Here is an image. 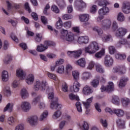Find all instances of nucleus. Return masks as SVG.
Returning a JSON list of instances; mask_svg holds the SVG:
<instances>
[{"instance_id":"obj_40","label":"nucleus","mask_w":130,"mask_h":130,"mask_svg":"<svg viewBox=\"0 0 130 130\" xmlns=\"http://www.w3.org/2000/svg\"><path fill=\"white\" fill-rule=\"evenodd\" d=\"M13 104L8 103L6 107L4 108L3 111L6 112V111H8V112H12L13 111Z\"/></svg>"},{"instance_id":"obj_17","label":"nucleus","mask_w":130,"mask_h":130,"mask_svg":"<svg viewBox=\"0 0 130 130\" xmlns=\"http://www.w3.org/2000/svg\"><path fill=\"white\" fill-rule=\"evenodd\" d=\"M78 126L83 130H89V124L85 120H81L77 123Z\"/></svg>"},{"instance_id":"obj_51","label":"nucleus","mask_w":130,"mask_h":130,"mask_svg":"<svg viewBox=\"0 0 130 130\" xmlns=\"http://www.w3.org/2000/svg\"><path fill=\"white\" fill-rule=\"evenodd\" d=\"M90 85L93 88H97L98 87V85H99V80L98 79H93L91 82H90Z\"/></svg>"},{"instance_id":"obj_24","label":"nucleus","mask_w":130,"mask_h":130,"mask_svg":"<svg viewBox=\"0 0 130 130\" xmlns=\"http://www.w3.org/2000/svg\"><path fill=\"white\" fill-rule=\"evenodd\" d=\"M1 77L3 82H8L9 79V72L6 70L3 71L2 73Z\"/></svg>"},{"instance_id":"obj_5","label":"nucleus","mask_w":130,"mask_h":130,"mask_svg":"<svg viewBox=\"0 0 130 130\" xmlns=\"http://www.w3.org/2000/svg\"><path fill=\"white\" fill-rule=\"evenodd\" d=\"M112 72L119 75H124L126 73V67L124 65H118L113 67Z\"/></svg>"},{"instance_id":"obj_27","label":"nucleus","mask_w":130,"mask_h":130,"mask_svg":"<svg viewBox=\"0 0 130 130\" xmlns=\"http://www.w3.org/2000/svg\"><path fill=\"white\" fill-rule=\"evenodd\" d=\"M7 121L9 125L13 126L16 123V118L13 116H9L7 117Z\"/></svg>"},{"instance_id":"obj_64","label":"nucleus","mask_w":130,"mask_h":130,"mask_svg":"<svg viewBox=\"0 0 130 130\" xmlns=\"http://www.w3.org/2000/svg\"><path fill=\"white\" fill-rule=\"evenodd\" d=\"M95 79L98 80L99 81H100L101 83H105V81H106V79L104 77L102 76L100 77V76H96Z\"/></svg>"},{"instance_id":"obj_57","label":"nucleus","mask_w":130,"mask_h":130,"mask_svg":"<svg viewBox=\"0 0 130 130\" xmlns=\"http://www.w3.org/2000/svg\"><path fill=\"white\" fill-rule=\"evenodd\" d=\"M64 118L70 124H73L74 123V121L72 119V117L69 115H65Z\"/></svg>"},{"instance_id":"obj_3","label":"nucleus","mask_w":130,"mask_h":130,"mask_svg":"<svg viewBox=\"0 0 130 130\" xmlns=\"http://www.w3.org/2000/svg\"><path fill=\"white\" fill-rule=\"evenodd\" d=\"M100 49L99 44L96 42H91L88 46L85 47L84 50L85 53H89V54H93L97 52Z\"/></svg>"},{"instance_id":"obj_35","label":"nucleus","mask_w":130,"mask_h":130,"mask_svg":"<svg viewBox=\"0 0 130 130\" xmlns=\"http://www.w3.org/2000/svg\"><path fill=\"white\" fill-rule=\"evenodd\" d=\"M73 71V66L70 63L66 64L65 66V75L71 74Z\"/></svg>"},{"instance_id":"obj_50","label":"nucleus","mask_w":130,"mask_h":130,"mask_svg":"<svg viewBox=\"0 0 130 130\" xmlns=\"http://www.w3.org/2000/svg\"><path fill=\"white\" fill-rule=\"evenodd\" d=\"M12 55H8L4 58V59H3V61L4 63H5L6 64H8V63H9L10 61L12 60Z\"/></svg>"},{"instance_id":"obj_1","label":"nucleus","mask_w":130,"mask_h":130,"mask_svg":"<svg viewBox=\"0 0 130 130\" xmlns=\"http://www.w3.org/2000/svg\"><path fill=\"white\" fill-rule=\"evenodd\" d=\"M34 90L37 91L40 90L44 92L45 91L46 93H49L48 94V98L49 100H52V102H55L58 100V98H54L53 88L50 87L48 83L45 80H37L34 84Z\"/></svg>"},{"instance_id":"obj_59","label":"nucleus","mask_w":130,"mask_h":130,"mask_svg":"<svg viewBox=\"0 0 130 130\" xmlns=\"http://www.w3.org/2000/svg\"><path fill=\"white\" fill-rule=\"evenodd\" d=\"M95 67V62L93 61H90L88 63L87 69V70H92Z\"/></svg>"},{"instance_id":"obj_33","label":"nucleus","mask_w":130,"mask_h":130,"mask_svg":"<svg viewBox=\"0 0 130 130\" xmlns=\"http://www.w3.org/2000/svg\"><path fill=\"white\" fill-rule=\"evenodd\" d=\"M121 102L124 107H126V106L129 105L130 104L129 99L127 98H122L121 99Z\"/></svg>"},{"instance_id":"obj_11","label":"nucleus","mask_w":130,"mask_h":130,"mask_svg":"<svg viewBox=\"0 0 130 130\" xmlns=\"http://www.w3.org/2000/svg\"><path fill=\"white\" fill-rule=\"evenodd\" d=\"M21 109L24 112H28L31 109V104L29 102L23 101L20 105Z\"/></svg>"},{"instance_id":"obj_39","label":"nucleus","mask_w":130,"mask_h":130,"mask_svg":"<svg viewBox=\"0 0 130 130\" xmlns=\"http://www.w3.org/2000/svg\"><path fill=\"white\" fill-rule=\"evenodd\" d=\"M105 54V49H102L99 52L95 54V56L96 58H101Z\"/></svg>"},{"instance_id":"obj_6","label":"nucleus","mask_w":130,"mask_h":130,"mask_svg":"<svg viewBox=\"0 0 130 130\" xmlns=\"http://www.w3.org/2000/svg\"><path fill=\"white\" fill-rule=\"evenodd\" d=\"M38 120L39 118L38 116L34 115L30 116L26 118V121L27 123H29L32 126H36L38 124Z\"/></svg>"},{"instance_id":"obj_32","label":"nucleus","mask_w":130,"mask_h":130,"mask_svg":"<svg viewBox=\"0 0 130 130\" xmlns=\"http://www.w3.org/2000/svg\"><path fill=\"white\" fill-rule=\"evenodd\" d=\"M117 124H118L119 128L123 129L125 128V122L123 120L118 119L116 121Z\"/></svg>"},{"instance_id":"obj_63","label":"nucleus","mask_w":130,"mask_h":130,"mask_svg":"<svg viewBox=\"0 0 130 130\" xmlns=\"http://www.w3.org/2000/svg\"><path fill=\"white\" fill-rule=\"evenodd\" d=\"M51 9L52 11L56 14H58V13H59V9L57 8V6L55 5H52Z\"/></svg>"},{"instance_id":"obj_58","label":"nucleus","mask_w":130,"mask_h":130,"mask_svg":"<svg viewBox=\"0 0 130 130\" xmlns=\"http://www.w3.org/2000/svg\"><path fill=\"white\" fill-rule=\"evenodd\" d=\"M46 75L47 76H48V78H49L50 79H52L54 81H56L57 79L55 75L50 73V72H47Z\"/></svg>"},{"instance_id":"obj_7","label":"nucleus","mask_w":130,"mask_h":130,"mask_svg":"<svg viewBox=\"0 0 130 130\" xmlns=\"http://www.w3.org/2000/svg\"><path fill=\"white\" fill-rule=\"evenodd\" d=\"M52 45V42L46 41L44 43V45L41 44L37 46V50L39 52H43L45 51L49 46Z\"/></svg>"},{"instance_id":"obj_16","label":"nucleus","mask_w":130,"mask_h":130,"mask_svg":"<svg viewBox=\"0 0 130 130\" xmlns=\"http://www.w3.org/2000/svg\"><path fill=\"white\" fill-rule=\"evenodd\" d=\"M25 82L28 85H32L34 83V80L35 78L34 77V75L32 74H28L24 79Z\"/></svg>"},{"instance_id":"obj_45","label":"nucleus","mask_w":130,"mask_h":130,"mask_svg":"<svg viewBox=\"0 0 130 130\" xmlns=\"http://www.w3.org/2000/svg\"><path fill=\"white\" fill-rule=\"evenodd\" d=\"M107 92H110L114 90V84L112 82H108V84L107 86Z\"/></svg>"},{"instance_id":"obj_10","label":"nucleus","mask_w":130,"mask_h":130,"mask_svg":"<svg viewBox=\"0 0 130 130\" xmlns=\"http://www.w3.org/2000/svg\"><path fill=\"white\" fill-rule=\"evenodd\" d=\"M82 52H83V50L79 49L76 51H69L67 52V54L70 57L78 58L81 56V55L82 54Z\"/></svg>"},{"instance_id":"obj_19","label":"nucleus","mask_w":130,"mask_h":130,"mask_svg":"<svg viewBox=\"0 0 130 130\" xmlns=\"http://www.w3.org/2000/svg\"><path fill=\"white\" fill-rule=\"evenodd\" d=\"M57 101L58 100L51 103L50 107L51 109H56L57 110H59V109H61V108H62V105L58 104Z\"/></svg>"},{"instance_id":"obj_12","label":"nucleus","mask_w":130,"mask_h":130,"mask_svg":"<svg viewBox=\"0 0 130 130\" xmlns=\"http://www.w3.org/2000/svg\"><path fill=\"white\" fill-rule=\"evenodd\" d=\"M104 64L106 67H112L113 65V58L110 55H107L105 57Z\"/></svg>"},{"instance_id":"obj_53","label":"nucleus","mask_w":130,"mask_h":130,"mask_svg":"<svg viewBox=\"0 0 130 130\" xmlns=\"http://www.w3.org/2000/svg\"><path fill=\"white\" fill-rule=\"evenodd\" d=\"M56 3L60 7V8H63L66 7V3L63 0H55Z\"/></svg>"},{"instance_id":"obj_41","label":"nucleus","mask_w":130,"mask_h":130,"mask_svg":"<svg viewBox=\"0 0 130 130\" xmlns=\"http://www.w3.org/2000/svg\"><path fill=\"white\" fill-rule=\"evenodd\" d=\"M61 111L60 110H57L54 112L52 115L53 119H58L60 116H61Z\"/></svg>"},{"instance_id":"obj_37","label":"nucleus","mask_w":130,"mask_h":130,"mask_svg":"<svg viewBox=\"0 0 130 130\" xmlns=\"http://www.w3.org/2000/svg\"><path fill=\"white\" fill-rule=\"evenodd\" d=\"M56 73L59 74L60 75H66V70H64V66L61 65L59 66L56 70Z\"/></svg>"},{"instance_id":"obj_42","label":"nucleus","mask_w":130,"mask_h":130,"mask_svg":"<svg viewBox=\"0 0 130 130\" xmlns=\"http://www.w3.org/2000/svg\"><path fill=\"white\" fill-rule=\"evenodd\" d=\"M72 76L74 80L78 81L80 79V72L77 70L73 71L72 72Z\"/></svg>"},{"instance_id":"obj_31","label":"nucleus","mask_w":130,"mask_h":130,"mask_svg":"<svg viewBox=\"0 0 130 130\" xmlns=\"http://www.w3.org/2000/svg\"><path fill=\"white\" fill-rule=\"evenodd\" d=\"M114 114H116L118 117H121L124 115V111L120 109H114Z\"/></svg>"},{"instance_id":"obj_55","label":"nucleus","mask_w":130,"mask_h":130,"mask_svg":"<svg viewBox=\"0 0 130 130\" xmlns=\"http://www.w3.org/2000/svg\"><path fill=\"white\" fill-rule=\"evenodd\" d=\"M5 95H7V96H10L11 95V90H10V87H6L2 91Z\"/></svg>"},{"instance_id":"obj_21","label":"nucleus","mask_w":130,"mask_h":130,"mask_svg":"<svg viewBox=\"0 0 130 130\" xmlns=\"http://www.w3.org/2000/svg\"><path fill=\"white\" fill-rule=\"evenodd\" d=\"M128 78L127 77H123L120 80V82L118 85L119 87L121 89V88H124L126 85V82H128Z\"/></svg>"},{"instance_id":"obj_60","label":"nucleus","mask_w":130,"mask_h":130,"mask_svg":"<svg viewBox=\"0 0 130 130\" xmlns=\"http://www.w3.org/2000/svg\"><path fill=\"white\" fill-rule=\"evenodd\" d=\"M66 123H67L66 120H62L59 123V129L62 130L63 128H64L66 126Z\"/></svg>"},{"instance_id":"obj_4","label":"nucleus","mask_w":130,"mask_h":130,"mask_svg":"<svg viewBox=\"0 0 130 130\" xmlns=\"http://www.w3.org/2000/svg\"><path fill=\"white\" fill-rule=\"evenodd\" d=\"M60 33V38L62 40H66L68 42H74L75 41V37L74 36V34L71 32H69L68 30L62 29Z\"/></svg>"},{"instance_id":"obj_38","label":"nucleus","mask_w":130,"mask_h":130,"mask_svg":"<svg viewBox=\"0 0 130 130\" xmlns=\"http://www.w3.org/2000/svg\"><path fill=\"white\" fill-rule=\"evenodd\" d=\"M117 20L119 22H124V21H125V17H124L123 13L119 12L117 16Z\"/></svg>"},{"instance_id":"obj_26","label":"nucleus","mask_w":130,"mask_h":130,"mask_svg":"<svg viewBox=\"0 0 130 130\" xmlns=\"http://www.w3.org/2000/svg\"><path fill=\"white\" fill-rule=\"evenodd\" d=\"M93 96L90 97V98L86 100V102H83V104L86 109H89L90 108V106H91V104L92 103V101H93Z\"/></svg>"},{"instance_id":"obj_22","label":"nucleus","mask_w":130,"mask_h":130,"mask_svg":"<svg viewBox=\"0 0 130 130\" xmlns=\"http://www.w3.org/2000/svg\"><path fill=\"white\" fill-rule=\"evenodd\" d=\"M115 57L118 60H124L126 58V54L124 53L116 52L115 54Z\"/></svg>"},{"instance_id":"obj_9","label":"nucleus","mask_w":130,"mask_h":130,"mask_svg":"<svg viewBox=\"0 0 130 130\" xmlns=\"http://www.w3.org/2000/svg\"><path fill=\"white\" fill-rule=\"evenodd\" d=\"M16 77L19 78V80L23 81L25 80L26 76H27V73H26V72H25L23 69L19 68L16 70Z\"/></svg>"},{"instance_id":"obj_14","label":"nucleus","mask_w":130,"mask_h":130,"mask_svg":"<svg viewBox=\"0 0 130 130\" xmlns=\"http://www.w3.org/2000/svg\"><path fill=\"white\" fill-rule=\"evenodd\" d=\"M122 11L124 14H129L130 13V3L129 2H123L122 6Z\"/></svg>"},{"instance_id":"obj_18","label":"nucleus","mask_w":130,"mask_h":130,"mask_svg":"<svg viewBox=\"0 0 130 130\" xmlns=\"http://www.w3.org/2000/svg\"><path fill=\"white\" fill-rule=\"evenodd\" d=\"M77 42L79 44H87L89 43V37L86 36L80 37L78 38Z\"/></svg>"},{"instance_id":"obj_49","label":"nucleus","mask_w":130,"mask_h":130,"mask_svg":"<svg viewBox=\"0 0 130 130\" xmlns=\"http://www.w3.org/2000/svg\"><path fill=\"white\" fill-rule=\"evenodd\" d=\"M76 107L78 112L82 113L83 112V109L82 108V104L80 102H77L76 103Z\"/></svg>"},{"instance_id":"obj_54","label":"nucleus","mask_w":130,"mask_h":130,"mask_svg":"<svg viewBox=\"0 0 130 130\" xmlns=\"http://www.w3.org/2000/svg\"><path fill=\"white\" fill-rule=\"evenodd\" d=\"M14 130H25V125L22 123L18 124L15 126Z\"/></svg>"},{"instance_id":"obj_15","label":"nucleus","mask_w":130,"mask_h":130,"mask_svg":"<svg viewBox=\"0 0 130 130\" xmlns=\"http://www.w3.org/2000/svg\"><path fill=\"white\" fill-rule=\"evenodd\" d=\"M80 87H81V83L77 80H75L73 83V86L71 87V90L72 92L77 93L80 91Z\"/></svg>"},{"instance_id":"obj_56","label":"nucleus","mask_w":130,"mask_h":130,"mask_svg":"<svg viewBox=\"0 0 130 130\" xmlns=\"http://www.w3.org/2000/svg\"><path fill=\"white\" fill-rule=\"evenodd\" d=\"M93 31L97 32L99 35H102L103 34V30L101 28H100L98 26H95L92 28Z\"/></svg>"},{"instance_id":"obj_52","label":"nucleus","mask_w":130,"mask_h":130,"mask_svg":"<svg viewBox=\"0 0 130 130\" xmlns=\"http://www.w3.org/2000/svg\"><path fill=\"white\" fill-rule=\"evenodd\" d=\"M109 53L111 55H113L115 52L116 51V49H115V47L113 46H110L108 47Z\"/></svg>"},{"instance_id":"obj_36","label":"nucleus","mask_w":130,"mask_h":130,"mask_svg":"<svg viewBox=\"0 0 130 130\" xmlns=\"http://www.w3.org/2000/svg\"><path fill=\"white\" fill-rule=\"evenodd\" d=\"M48 116V111H44L40 115L39 117V120L40 121H43L44 119H46V118H47V117Z\"/></svg>"},{"instance_id":"obj_62","label":"nucleus","mask_w":130,"mask_h":130,"mask_svg":"<svg viewBox=\"0 0 130 130\" xmlns=\"http://www.w3.org/2000/svg\"><path fill=\"white\" fill-rule=\"evenodd\" d=\"M62 19L63 20H71V19H73V15L71 14H64L62 17Z\"/></svg>"},{"instance_id":"obj_47","label":"nucleus","mask_w":130,"mask_h":130,"mask_svg":"<svg viewBox=\"0 0 130 130\" xmlns=\"http://www.w3.org/2000/svg\"><path fill=\"white\" fill-rule=\"evenodd\" d=\"M119 98L116 95H114L112 97V102L116 105H119Z\"/></svg>"},{"instance_id":"obj_29","label":"nucleus","mask_w":130,"mask_h":130,"mask_svg":"<svg viewBox=\"0 0 130 130\" xmlns=\"http://www.w3.org/2000/svg\"><path fill=\"white\" fill-rule=\"evenodd\" d=\"M20 95L23 99H26L29 97V93L26 88H24L21 89Z\"/></svg>"},{"instance_id":"obj_48","label":"nucleus","mask_w":130,"mask_h":130,"mask_svg":"<svg viewBox=\"0 0 130 130\" xmlns=\"http://www.w3.org/2000/svg\"><path fill=\"white\" fill-rule=\"evenodd\" d=\"M118 24L116 21H113L112 25V30L114 34L117 31V29H118Z\"/></svg>"},{"instance_id":"obj_28","label":"nucleus","mask_w":130,"mask_h":130,"mask_svg":"<svg viewBox=\"0 0 130 130\" xmlns=\"http://www.w3.org/2000/svg\"><path fill=\"white\" fill-rule=\"evenodd\" d=\"M76 64L81 68H85L86 67V59L85 58H81L76 62Z\"/></svg>"},{"instance_id":"obj_2","label":"nucleus","mask_w":130,"mask_h":130,"mask_svg":"<svg viewBox=\"0 0 130 130\" xmlns=\"http://www.w3.org/2000/svg\"><path fill=\"white\" fill-rule=\"evenodd\" d=\"M110 11L109 8L107 7H104L100 9L98 11L99 16L96 18V22L100 25L103 30H108L111 27V20H103L104 19V16L107 15Z\"/></svg>"},{"instance_id":"obj_43","label":"nucleus","mask_w":130,"mask_h":130,"mask_svg":"<svg viewBox=\"0 0 130 130\" xmlns=\"http://www.w3.org/2000/svg\"><path fill=\"white\" fill-rule=\"evenodd\" d=\"M95 70L98 73H100L101 74H103V73H104V69H103V67L100 64H96Z\"/></svg>"},{"instance_id":"obj_34","label":"nucleus","mask_w":130,"mask_h":130,"mask_svg":"<svg viewBox=\"0 0 130 130\" xmlns=\"http://www.w3.org/2000/svg\"><path fill=\"white\" fill-rule=\"evenodd\" d=\"M103 42H108L109 41H113V39L110 35H105L102 37Z\"/></svg>"},{"instance_id":"obj_30","label":"nucleus","mask_w":130,"mask_h":130,"mask_svg":"<svg viewBox=\"0 0 130 130\" xmlns=\"http://www.w3.org/2000/svg\"><path fill=\"white\" fill-rule=\"evenodd\" d=\"M94 4H98L99 6L100 7H103L104 6H109L110 5V2L107 1V0H105L104 1H98L97 0H95L94 1Z\"/></svg>"},{"instance_id":"obj_25","label":"nucleus","mask_w":130,"mask_h":130,"mask_svg":"<svg viewBox=\"0 0 130 130\" xmlns=\"http://www.w3.org/2000/svg\"><path fill=\"white\" fill-rule=\"evenodd\" d=\"M79 18L81 22H88L90 16L88 14H82L79 15Z\"/></svg>"},{"instance_id":"obj_44","label":"nucleus","mask_w":130,"mask_h":130,"mask_svg":"<svg viewBox=\"0 0 130 130\" xmlns=\"http://www.w3.org/2000/svg\"><path fill=\"white\" fill-rule=\"evenodd\" d=\"M63 26V24L62 23V20H61V18L60 17L58 18V20L56 23L55 27L56 29H60Z\"/></svg>"},{"instance_id":"obj_20","label":"nucleus","mask_w":130,"mask_h":130,"mask_svg":"<svg viewBox=\"0 0 130 130\" xmlns=\"http://www.w3.org/2000/svg\"><path fill=\"white\" fill-rule=\"evenodd\" d=\"M82 93L84 95H90V94H92L93 93V89H92L91 87L86 85L82 89Z\"/></svg>"},{"instance_id":"obj_23","label":"nucleus","mask_w":130,"mask_h":130,"mask_svg":"<svg viewBox=\"0 0 130 130\" xmlns=\"http://www.w3.org/2000/svg\"><path fill=\"white\" fill-rule=\"evenodd\" d=\"M92 77V74L90 72H84L81 75V80L82 81H88L90 78Z\"/></svg>"},{"instance_id":"obj_46","label":"nucleus","mask_w":130,"mask_h":130,"mask_svg":"<svg viewBox=\"0 0 130 130\" xmlns=\"http://www.w3.org/2000/svg\"><path fill=\"white\" fill-rule=\"evenodd\" d=\"M79 7L76 6V8L78 11H81V9H84V8H86V7H87L86 3H85V2H84L82 0H80L79 1Z\"/></svg>"},{"instance_id":"obj_61","label":"nucleus","mask_w":130,"mask_h":130,"mask_svg":"<svg viewBox=\"0 0 130 130\" xmlns=\"http://www.w3.org/2000/svg\"><path fill=\"white\" fill-rule=\"evenodd\" d=\"M69 97L71 100H79V96L77 95H75L73 93H70L69 95Z\"/></svg>"},{"instance_id":"obj_8","label":"nucleus","mask_w":130,"mask_h":130,"mask_svg":"<svg viewBox=\"0 0 130 130\" xmlns=\"http://www.w3.org/2000/svg\"><path fill=\"white\" fill-rule=\"evenodd\" d=\"M127 33V29L124 27H119L116 32H115V36L117 38H120L125 36V34Z\"/></svg>"},{"instance_id":"obj_13","label":"nucleus","mask_w":130,"mask_h":130,"mask_svg":"<svg viewBox=\"0 0 130 130\" xmlns=\"http://www.w3.org/2000/svg\"><path fill=\"white\" fill-rule=\"evenodd\" d=\"M37 93L36 92H32L31 93V96L34 98V99L32 101L31 104L34 106H36L37 104H38V102L40 101V100L42 98L41 95H39L36 96Z\"/></svg>"}]
</instances>
